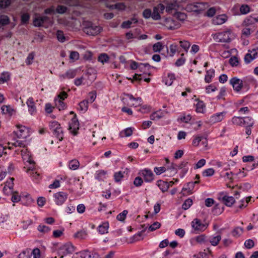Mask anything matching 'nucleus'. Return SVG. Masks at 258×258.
<instances>
[{"label":"nucleus","mask_w":258,"mask_h":258,"mask_svg":"<svg viewBox=\"0 0 258 258\" xmlns=\"http://www.w3.org/2000/svg\"><path fill=\"white\" fill-rule=\"evenodd\" d=\"M83 29L85 33L90 35H97L101 30V28L99 26L93 25L90 22H83Z\"/></svg>","instance_id":"nucleus-1"},{"label":"nucleus","mask_w":258,"mask_h":258,"mask_svg":"<svg viewBox=\"0 0 258 258\" xmlns=\"http://www.w3.org/2000/svg\"><path fill=\"white\" fill-rule=\"evenodd\" d=\"M208 225V224L202 222L197 218L194 219L191 223L192 232L196 234L204 231L207 228Z\"/></svg>","instance_id":"nucleus-2"},{"label":"nucleus","mask_w":258,"mask_h":258,"mask_svg":"<svg viewBox=\"0 0 258 258\" xmlns=\"http://www.w3.org/2000/svg\"><path fill=\"white\" fill-rule=\"evenodd\" d=\"M124 104L131 107H137L141 105L142 100L141 98H134L132 95L127 94L122 99Z\"/></svg>","instance_id":"nucleus-3"},{"label":"nucleus","mask_w":258,"mask_h":258,"mask_svg":"<svg viewBox=\"0 0 258 258\" xmlns=\"http://www.w3.org/2000/svg\"><path fill=\"white\" fill-rule=\"evenodd\" d=\"M208 8V5L206 3H197L193 4H188L185 9L188 12H194L200 13Z\"/></svg>","instance_id":"nucleus-4"},{"label":"nucleus","mask_w":258,"mask_h":258,"mask_svg":"<svg viewBox=\"0 0 258 258\" xmlns=\"http://www.w3.org/2000/svg\"><path fill=\"white\" fill-rule=\"evenodd\" d=\"M230 31L226 30L217 33L213 35L214 39L218 42H229L230 41Z\"/></svg>","instance_id":"nucleus-5"},{"label":"nucleus","mask_w":258,"mask_h":258,"mask_svg":"<svg viewBox=\"0 0 258 258\" xmlns=\"http://www.w3.org/2000/svg\"><path fill=\"white\" fill-rule=\"evenodd\" d=\"M161 24L169 30L176 29L180 26V24L178 22L170 18L163 19Z\"/></svg>","instance_id":"nucleus-6"},{"label":"nucleus","mask_w":258,"mask_h":258,"mask_svg":"<svg viewBox=\"0 0 258 258\" xmlns=\"http://www.w3.org/2000/svg\"><path fill=\"white\" fill-rule=\"evenodd\" d=\"M17 127L18 130L16 132V134L18 138L25 139L30 136L29 130L26 126L18 125Z\"/></svg>","instance_id":"nucleus-7"},{"label":"nucleus","mask_w":258,"mask_h":258,"mask_svg":"<svg viewBox=\"0 0 258 258\" xmlns=\"http://www.w3.org/2000/svg\"><path fill=\"white\" fill-rule=\"evenodd\" d=\"M75 250V247L71 243H67L60 247V252L62 254L61 257L73 253Z\"/></svg>","instance_id":"nucleus-8"},{"label":"nucleus","mask_w":258,"mask_h":258,"mask_svg":"<svg viewBox=\"0 0 258 258\" xmlns=\"http://www.w3.org/2000/svg\"><path fill=\"white\" fill-rule=\"evenodd\" d=\"M79 129V121L76 118V114H75L74 117L70 123L69 130L70 132L74 136L76 135L78 133V130Z\"/></svg>","instance_id":"nucleus-9"},{"label":"nucleus","mask_w":258,"mask_h":258,"mask_svg":"<svg viewBox=\"0 0 258 258\" xmlns=\"http://www.w3.org/2000/svg\"><path fill=\"white\" fill-rule=\"evenodd\" d=\"M230 83L232 86L234 90L237 92L239 91L243 86L242 81L237 77L231 78L230 80Z\"/></svg>","instance_id":"nucleus-10"},{"label":"nucleus","mask_w":258,"mask_h":258,"mask_svg":"<svg viewBox=\"0 0 258 258\" xmlns=\"http://www.w3.org/2000/svg\"><path fill=\"white\" fill-rule=\"evenodd\" d=\"M168 4L166 7V10L168 13H171L172 10H176L178 7V4L184 0H167Z\"/></svg>","instance_id":"nucleus-11"},{"label":"nucleus","mask_w":258,"mask_h":258,"mask_svg":"<svg viewBox=\"0 0 258 258\" xmlns=\"http://www.w3.org/2000/svg\"><path fill=\"white\" fill-rule=\"evenodd\" d=\"M55 202L57 205H62L67 199V194L63 192H58L53 195Z\"/></svg>","instance_id":"nucleus-12"},{"label":"nucleus","mask_w":258,"mask_h":258,"mask_svg":"<svg viewBox=\"0 0 258 258\" xmlns=\"http://www.w3.org/2000/svg\"><path fill=\"white\" fill-rule=\"evenodd\" d=\"M165 7L164 5L162 4H159L157 7H154L153 9V12L152 13V18L155 20L160 19L161 18L160 13H162Z\"/></svg>","instance_id":"nucleus-13"},{"label":"nucleus","mask_w":258,"mask_h":258,"mask_svg":"<svg viewBox=\"0 0 258 258\" xmlns=\"http://www.w3.org/2000/svg\"><path fill=\"white\" fill-rule=\"evenodd\" d=\"M141 174L146 182H151L154 179V174L149 169H145L142 170Z\"/></svg>","instance_id":"nucleus-14"},{"label":"nucleus","mask_w":258,"mask_h":258,"mask_svg":"<svg viewBox=\"0 0 258 258\" xmlns=\"http://www.w3.org/2000/svg\"><path fill=\"white\" fill-rule=\"evenodd\" d=\"M257 51L255 49L249 50L248 52L245 55L244 60L246 63H249L253 60L257 56Z\"/></svg>","instance_id":"nucleus-15"},{"label":"nucleus","mask_w":258,"mask_h":258,"mask_svg":"<svg viewBox=\"0 0 258 258\" xmlns=\"http://www.w3.org/2000/svg\"><path fill=\"white\" fill-rule=\"evenodd\" d=\"M199 181H196L194 182H188L185 187H183L182 193L183 195H189L192 193L195 184L198 183Z\"/></svg>","instance_id":"nucleus-16"},{"label":"nucleus","mask_w":258,"mask_h":258,"mask_svg":"<svg viewBox=\"0 0 258 258\" xmlns=\"http://www.w3.org/2000/svg\"><path fill=\"white\" fill-rule=\"evenodd\" d=\"M225 114V112L216 113L211 116L210 121L213 123L220 122L223 119Z\"/></svg>","instance_id":"nucleus-17"},{"label":"nucleus","mask_w":258,"mask_h":258,"mask_svg":"<svg viewBox=\"0 0 258 258\" xmlns=\"http://www.w3.org/2000/svg\"><path fill=\"white\" fill-rule=\"evenodd\" d=\"M76 72L77 71L76 70H69L64 74L60 75L59 77L61 80L66 79H73L76 76Z\"/></svg>","instance_id":"nucleus-18"},{"label":"nucleus","mask_w":258,"mask_h":258,"mask_svg":"<svg viewBox=\"0 0 258 258\" xmlns=\"http://www.w3.org/2000/svg\"><path fill=\"white\" fill-rule=\"evenodd\" d=\"M26 104L28 107V111L31 115L34 114L36 112V108L34 101L33 98L30 97L28 99Z\"/></svg>","instance_id":"nucleus-19"},{"label":"nucleus","mask_w":258,"mask_h":258,"mask_svg":"<svg viewBox=\"0 0 258 258\" xmlns=\"http://www.w3.org/2000/svg\"><path fill=\"white\" fill-rule=\"evenodd\" d=\"M227 20V17L225 15H220L215 17L213 19V23L215 25H222Z\"/></svg>","instance_id":"nucleus-20"},{"label":"nucleus","mask_w":258,"mask_h":258,"mask_svg":"<svg viewBox=\"0 0 258 258\" xmlns=\"http://www.w3.org/2000/svg\"><path fill=\"white\" fill-rule=\"evenodd\" d=\"M0 168L6 169L8 173L11 174L14 169V165L10 162L6 161L0 163Z\"/></svg>","instance_id":"nucleus-21"},{"label":"nucleus","mask_w":258,"mask_h":258,"mask_svg":"<svg viewBox=\"0 0 258 258\" xmlns=\"http://www.w3.org/2000/svg\"><path fill=\"white\" fill-rule=\"evenodd\" d=\"M206 236L205 235H200L191 239L190 242L192 245H195L196 243L201 244L206 241Z\"/></svg>","instance_id":"nucleus-22"},{"label":"nucleus","mask_w":258,"mask_h":258,"mask_svg":"<svg viewBox=\"0 0 258 258\" xmlns=\"http://www.w3.org/2000/svg\"><path fill=\"white\" fill-rule=\"evenodd\" d=\"M88 236V233L86 230H81L78 231L76 233H75L73 237L75 239H77L79 240H84L87 238Z\"/></svg>","instance_id":"nucleus-23"},{"label":"nucleus","mask_w":258,"mask_h":258,"mask_svg":"<svg viewBox=\"0 0 258 258\" xmlns=\"http://www.w3.org/2000/svg\"><path fill=\"white\" fill-rule=\"evenodd\" d=\"M47 19V17L46 16H36L33 20L34 25L36 27L41 26Z\"/></svg>","instance_id":"nucleus-24"},{"label":"nucleus","mask_w":258,"mask_h":258,"mask_svg":"<svg viewBox=\"0 0 258 258\" xmlns=\"http://www.w3.org/2000/svg\"><path fill=\"white\" fill-rule=\"evenodd\" d=\"M21 154L24 161L29 162L30 164H33L34 161L32 160L31 155L27 149H23L21 151Z\"/></svg>","instance_id":"nucleus-25"},{"label":"nucleus","mask_w":258,"mask_h":258,"mask_svg":"<svg viewBox=\"0 0 258 258\" xmlns=\"http://www.w3.org/2000/svg\"><path fill=\"white\" fill-rule=\"evenodd\" d=\"M167 113L168 112L166 111H161V110H159L152 113L150 116V118L152 120L159 119L164 117L165 114Z\"/></svg>","instance_id":"nucleus-26"},{"label":"nucleus","mask_w":258,"mask_h":258,"mask_svg":"<svg viewBox=\"0 0 258 258\" xmlns=\"http://www.w3.org/2000/svg\"><path fill=\"white\" fill-rule=\"evenodd\" d=\"M138 21L137 18H133L131 20L123 22L121 24V27L123 28H129L132 26L133 24H136Z\"/></svg>","instance_id":"nucleus-27"},{"label":"nucleus","mask_w":258,"mask_h":258,"mask_svg":"<svg viewBox=\"0 0 258 258\" xmlns=\"http://www.w3.org/2000/svg\"><path fill=\"white\" fill-rule=\"evenodd\" d=\"M223 203L227 206H231L235 202V200L231 196H225L222 198Z\"/></svg>","instance_id":"nucleus-28"},{"label":"nucleus","mask_w":258,"mask_h":258,"mask_svg":"<svg viewBox=\"0 0 258 258\" xmlns=\"http://www.w3.org/2000/svg\"><path fill=\"white\" fill-rule=\"evenodd\" d=\"M157 185L163 192L166 191L169 187V184L168 182L161 180L157 182Z\"/></svg>","instance_id":"nucleus-29"},{"label":"nucleus","mask_w":258,"mask_h":258,"mask_svg":"<svg viewBox=\"0 0 258 258\" xmlns=\"http://www.w3.org/2000/svg\"><path fill=\"white\" fill-rule=\"evenodd\" d=\"M221 239V236L218 234L217 235H212L209 238V242L213 246H216L218 244Z\"/></svg>","instance_id":"nucleus-30"},{"label":"nucleus","mask_w":258,"mask_h":258,"mask_svg":"<svg viewBox=\"0 0 258 258\" xmlns=\"http://www.w3.org/2000/svg\"><path fill=\"white\" fill-rule=\"evenodd\" d=\"M133 130L134 128L132 127L126 128L120 132L119 136L120 138L130 137L133 134Z\"/></svg>","instance_id":"nucleus-31"},{"label":"nucleus","mask_w":258,"mask_h":258,"mask_svg":"<svg viewBox=\"0 0 258 258\" xmlns=\"http://www.w3.org/2000/svg\"><path fill=\"white\" fill-rule=\"evenodd\" d=\"M32 252L30 249H26L21 252L17 258H31Z\"/></svg>","instance_id":"nucleus-32"},{"label":"nucleus","mask_w":258,"mask_h":258,"mask_svg":"<svg viewBox=\"0 0 258 258\" xmlns=\"http://www.w3.org/2000/svg\"><path fill=\"white\" fill-rule=\"evenodd\" d=\"M89 257V252L88 251H82L76 253L73 258H88Z\"/></svg>","instance_id":"nucleus-33"},{"label":"nucleus","mask_w":258,"mask_h":258,"mask_svg":"<svg viewBox=\"0 0 258 258\" xmlns=\"http://www.w3.org/2000/svg\"><path fill=\"white\" fill-rule=\"evenodd\" d=\"M69 166L70 169L75 170L79 168L80 166V163L77 160H72L70 161Z\"/></svg>","instance_id":"nucleus-34"},{"label":"nucleus","mask_w":258,"mask_h":258,"mask_svg":"<svg viewBox=\"0 0 258 258\" xmlns=\"http://www.w3.org/2000/svg\"><path fill=\"white\" fill-rule=\"evenodd\" d=\"M10 20L6 15H1L0 16V28L4 26L7 25L10 23Z\"/></svg>","instance_id":"nucleus-35"},{"label":"nucleus","mask_w":258,"mask_h":258,"mask_svg":"<svg viewBox=\"0 0 258 258\" xmlns=\"http://www.w3.org/2000/svg\"><path fill=\"white\" fill-rule=\"evenodd\" d=\"M109 59V56L106 53H102L98 57V60L102 64L108 62Z\"/></svg>","instance_id":"nucleus-36"},{"label":"nucleus","mask_w":258,"mask_h":258,"mask_svg":"<svg viewBox=\"0 0 258 258\" xmlns=\"http://www.w3.org/2000/svg\"><path fill=\"white\" fill-rule=\"evenodd\" d=\"M108 229V223H105L98 227V231L101 234H103L107 232Z\"/></svg>","instance_id":"nucleus-37"},{"label":"nucleus","mask_w":258,"mask_h":258,"mask_svg":"<svg viewBox=\"0 0 258 258\" xmlns=\"http://www.w3.org/2000/svg\"><path fill=\"white\" fill-rule=\"evenodd\" d=\"M55 103L56 106L59 110H63L66 108V104L60 99H55Z\"/></svg>","instance_id":"nucleus-38"},{"label":"nucleus","mask_w":258,"mask_h":258,"mask_svg":"<svg viewBox=\"0 0 258 258\" xmlns=\"http://www.w3.org/2000/svg\"><path fill=\"white\" fill-rule=\"evenodd\" d=\"M12 197L11 201L13 203H17L21 200V196L18 195V192L16 191L12 190L11 191Z\"/></svg>","instance_id":"nucleus-39"},{"label":"nucleus","mask_w":258,"mask_h":258,"mask_svg":"<svg viewBox=\"0 0 258 258\" xmlns=\"http://www.w3.org/2000/svg\"><path fill=\"white\" fill-rule=\"evenodd\" d=\"M174 17L175 19H176L180 21H183L186 19V16L183 13L177 12L174 14Z\"/></svg>","instance_id":"nucleus-40"},{"label":"nucleus","mask_w":258,"mask_h":258,"mask_svg":"<svg viewBox=\"0 0 258 258\" xmlns=\"http://www.w3.org/2000/svg\"><path fill=\"white\" fill-rule=\"evenodd\" d=\"M89 101L84 100L79 103L80 110L83 111H86L88 108Z\"/></svg>","instance_id":"nucleus-41"},{"label":"nucleus","mask_w":258,"mask_h":258,"mask_svg":"<svg viewBox=\"0 0 258 258\" xmlns=\"http://www.w3.org/2000/svg\"><path fill=\"white\" fill-rule=\"evenodd\" d=\"M37 229L39 232L43 234H45L49 232L51 230L50 228H49L48 226L44 225H39Z\"/></svg>","instance_id":"nucleus-42"},{"label":"nucleus","mask_w":258,"mask_h":258,"mask_svg":"<svg viewBox=\"0 0 258 258\" xmlns=\"http://www.w3.org/2000/svg\"><path fill=\"white\" fill-rule=\"evenodd\" d=\"M214 75V70H209L207 71L206 75L205 77V80L207 83H209L211 81V78Z\"/></svg>","instance_id":"nucleus-43"},{"label":"nucleus","mask_w":258,"mask_h":258,"mask_svg":"<svg viewBox=\"0 0 258 258\" xmlns=\"http://www.w3.org/2000/svg\"><path fill=\"white\" fill-rule=\"evenodd\" d=\"M150 68V66L148 63H140L139 69L141 72L143 73H146L149 70Z\"/></svg>","instance_id":"nucleus-44"},{"label":"nucleus","mask_w":258,"mask_h":258,"mask_svg":"<svg viewBox=\"0 0 258 258\" xmlns=\"http://www.w3.org/2000/svg\"><path fill=\"white\" fill-rule=\"evenodd\" d=\"M10 80V74L8 73H3L0 76V84H3Z\"/></svg>","instance_id":"nucleus-45"},{"label":"nucleus","mask_w":258,"mask_h":258,"mask_svg":"<svg viewBox=\"0 0 258 258\" xmlns=\"http://www.w3.org/2000/svg\"><path fill=\"white\" fill-rule=\"evenodd\" d=\"M179 44L180 47L182 48L186 52L188 51V48L190 45V44L188 41L185 40L180 41Z\"/></svg>","instance_id":"nucleus-46"},{"label":"nucleus","mask_w":258,"mask_h":258,"mask_svg":"<svg viewBox=\"0 0 258 258\" xmlns=\"http://www.w3.org/2000/svg\"><path fill=\"white\" fill-rule=\"evenodd\" d=\"M175 79V78L174 74H169L165 80V84L167 86H171Z\"/></svg>","instance_id":"nucleus-47"},{"label":"nucleus","mask_w":258,"mask_h":258,"mask_svg":"<svg viewBox=\"0 0 258 258\" xmlns=\"http://www.w3.org/2000/svg\"><path fill=\"white\" fill-rule=\"evenodd\" d=\"M163 48L161 42H158L154 44L153 46V50L154 52H160Z\"/></svg>","instance_id":"nucleus-48"},{"label":"nucleus","mask_w":258,"mask_h":258,"mask_svg":"<svg viewBox=\"0 0 258 258\" xmlns=\"http://www.w3.org/2000/svg\"><path fill=\"white\" fill-rule=\"evenodd\" d=\"M205 109V105L203 101H199L196 104V111L198 112L203 113Z\"/></svg>","instance_id":"nucleus-49"},{"label":"nucleus","mask_w":258,"mask_h":258,"mask_svg":"<svg viewBox=\"0 0 258 258\" xmlns=\"http://www.w3.org/2000/svg\"><path fill=\"white\" fill-rule=\"evenodd\" d=\"M54 135L58 138L59 141H61L63 139V133L61 127L57 128L56 131L53 132Z\"/></svg>","instance_id":"nucleus-50"},{"label":"nucleus","mask_w":258,"mask_h":258,"mask_svg":"<svg viewBox=\"0 0 258 258\" xmlns=\"http://www.w3.org/2000/svg\"><path fill=\"white\" fill-rule=\"evenodd\" d=\"M240 12L242 14H246L250 11V8L247 5H242L239 9Z\"/></svg>","instance_id":"nucleus-51"},{"label":"nucleus","mask_w":258,"mask_h":258,"mask_svg":"<svg viewBox=\"0 0 258 258\" xmlns=\"http://www.w3.org/2000/svg\"><path fill=\"white\" fill-rule=\"evenodd\" d=\"M178 48V46L176 44H172L169 46V55L171 56H173L176 52Z\"/></svg>","instance_id":"nucleus-52"},{"label":"nucleus","mask_w":258,"mask_h":258,"mask_svg":"<svg viewBox=\"0 0 258 258\" xmlns=\"http://www.w3.org/2000/svg\"><path fill=\"white\" fill-rule=\"evenodd\" d=\"M253 124V121L251 118L247 117L243 118V125H246L247 126H252Z\"/></svg>","instance_id":"nucleus-53"},{"label":"nucleus","mask_w":258,"mask_h":258,"mask_svg":"<svg viewBox=\"0 0 258 258\" xmlns=\"http://www.w3.org/2000/svg\"><path fill=\"white\" fill-rule=\"evenodd\" d=\"M110 8L111 9H116L118 10H124L125 8V6L123 3H117L115 5H113L110 6Z\"/></svg>","instance_id":"nucleus-54"},{"label":"nucleus","mask_w":258,"mask_h":258,"mask_svg":"<svg viewBox=\"0 0 258 258\" xmlns=\"http://www.w3.org/2000/svg\"><path fill=\"white\" fill-rule=\"evenodd\" d=\"M233 123L236 125H243V118L240 117H234L232 119Z\"/></svg>","instance_id":"nucleus-55"},{"label":"nucleus","mask_w":258,"mask_h":258,"mask_svg":"<svg viewBox=\"0 0 258 258\" xmlns=\"http://www.w3.org/2000/svg\"><path fill=\"white\" fill-rule=\"evenodd\" d=\"M79 58V54L77 51H72L70 53V59L73 61H75Z\"/></svg>","instance_id":"nucleus-56"},{"label":"nucleus","mask_w":258,"mask_h":258,"mask_svg":"<svg viewBox=\"0 0 258 258\" xmlns=\"http://www.w3.org/2000/svg\"><path fill=\"white\" fill-rule=\"evenodd\" d=\"M254 23L253 21V17H248L246 18L243 22V25L245 26H247L252 25Z\"/></svg>","instance_id":"nucleus-57"},{"label":"nucleus","mask_w":258,"mask_h":258,"mask_svg":"<svg viewBox=\"0 0 258 258\" xmlns=\"http://www.w3.org/2000/svg\"><path fill=\"white\" fill-rule=\"evenodd\" d=\"M49 126L50 129H51L53 132H54L55 131L57 130V128L60 127V124L58 123V122L56 121H53L50 122Z\"/></svg>","instance_id":"nucleus-58"},{"label":"nucleus","mask_w":258,"mask_h":258,"mask_svg":"<svg viewBox=\"0 0 258 258\" xmlns=\"http://www.w3.org/2000/svg\"><path fill=\"white\" fill-rule=\"evenodd\" d=\"M160 223L158 222H155L153 224H152L149 227L148 229L150 231H153L156 229H159L160 227Z\"/></svg>","instance_id":"nucleus-59"},{"label":"nucleus","mask_w":258,"mask_h":258,"mask_svg":"<svg viewBox=\"0 0 258 258\" xmlns=\"http://www.w3.org/2000/svg\"><path fill=\"white\" fill-rule=\"evenodd\" d=\"M123 177V172L121 171L115 172L114 174V180L116 182L120 181Z\"/></svg>","instance_id":"nucleus-60"},{"label":"nucleus","mask_w":258,"mask_h":258,"mask_svg":"<svg viewBox=\"0 0 258 258\" xmlns=\"http://www.w3.org/2000/svg\"><path fill=\"white\" fill-rule=\"evenodd\" d=\"M192 204V201L190 199H188L182 204V208L184 210H187L191 206Z\"/></svg>","instance_id":"nucleus-61"},{"label":"nucleus","mask_w":258,"mask_h":258,"mask_svg":"<svg viewBox=\"0 0 258 258\" xmlns=\"http://www.w3.org/2000/svg\"><path fill=\"white\" fill-rule=\"evenodd\" d=\"M243 231V230L242 228L236 227L233 230L232 234L234 236L238 237L242 234Z\"/></svg>","instance_id":"nucleus-62"},{"label":"nucleus","mask_w":258,"mask_h":258,"mask_svg":"<svg viewBox=\"0 0 258 258\" xmlns=\"http://www.w3.org/2000/svg\"><path fill=\"white\" fill-rule=\"evenodd\" d=\"M128 212L126 210H124L122 213H120L117 216V219L120 221H123L126 218Z\"/></svg>","instance_id":"nucleus-63"},{"label":"nucleus","mask_w":258,"mask_h":258,"mask_svg":"<svg viewBox=\"0 0 258 258\" xmlns=\"http://www.w3.org/2000/svg\"><path fill=\"white\" fill-rule=\"evenodd\" d=\"M32 255L33 256V258H41L40 251L38 248H35L33 250Z\"/></svg>","instance_id":"nucleus-64"}]
</instances>
